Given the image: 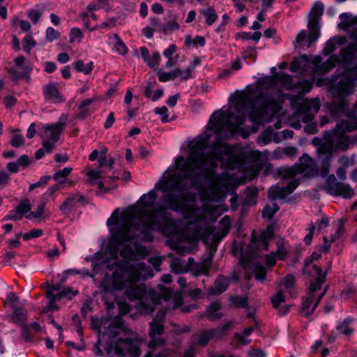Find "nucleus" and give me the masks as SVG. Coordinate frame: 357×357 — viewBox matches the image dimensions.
<instances>
[{"mask_svg":"<svg viewBox=\"0 0 357 357\" xmlns=\"http://www.w3.org/2000/svg\"><path fill=\"white\" fill-rule=\"evenodd\" d=\"M211 134L204 131L192 142L186 158L177 156L174 164L164 173L149 192L141 196L137 206L121 212L116 208L107 220L111 228H117L121 238L116 241L121 247L120 256L126 260L135 259L139 250L137 243L139 232L144 240L153 241V231L169 234L167 227L170 219L167 210L184 211L187 202L192 198L190 190L198 187L200 181L215 169L218 163L228 170L243 172L245 155L232 146L214 142L211 152H205Z\"/></svg>","mask_w":357,"mask_h":357,"instance_id":"f257e3e1","label":"nucleus"},{"mask_svg":"<svg viewBox=\"0 0 357 357\" xmlns=\"http://www.w3.org/2000/svg\"><path fill=\"white\" fill-rule=\"evenodd\" d=\"M278 83L288 90L298 92V96L291 98V105L294 106L295 100L310 92L312 84L310 80L303 79L297 83L293 82L291 75L285 73H280L277 77L266 76L258 79L257 85L248 87L234 105L227 110L214 112L206 126V130L214 132L216 142L220 139H227L236 135L244 139L250 136L248 129L241 128L247 120V112L249 121L254 127H258L272 121L276 114L282 109L284 100V93L280 90L271 91ZM227 144L226 143H225Z\"/></svg>","mask_w":357,"mask_h":357,"instance_id":"f03ea898","label":"nucleus"},{"mask_svg":"<svg viewBox=\"0 0 357 357\" xmlns=\"http://www.w3.org/2000/svg\"><path fill=\"white\" fill-rule=\"evenodd\" d=\"M234 183L235 178L228 172L215 176L211 179L208 188L202 195L203 206L192 211L185 231L176 233L169 241L172 250L185 252L189 250V248L184 245L185 242L195 243L199 240L215 248L228 234L231 225L228 215L220 220L215 232L213 223L218 217L228 211L224 201Z\"/></svg>","mask_w":357,"mask_h":357,"instance_id":"7ed1b4c3","label":"nucleus"},{"mask_svg":"<svg viewBox=\"0 0 357 357\" xmlns=\"http://www.w3.org/2000/svg\"><path fill=\"white\" fill-rule=\"evenodd\" d=\"M121 238V231L117 228L110 229V238L105 250L86 257V260L93 264L91 273L86 269L69 268L65 271L66 275L82 274L93 278L102 273L103 277L99 287L105 292L125 290V294L130 299L143 296L144 287L135 288V282L140 279L152 278L154 275L152 268L144 262L130 263L118 261L121 247L116 241Z\"/></svg>","mask_w":357,"mask_h":357,"instance_id":"20e7f679","label":"nucleus"},{"mask_svg":"<svg viewBox=\"0 0 357 357\" xmlns=\"http://www.w3.org/2000/svg\"><path fill=\"white\" fill-rule=\"evenodd\" d=\"M340 56L345 66L344 72L331 77L319 78L318 86H326L337 112H344L349 103L347 98L354 94L357 88V39L341 50Z\"/></svg>","mask_w":357,"mask_h":357,"instance_id":"39448f33","label":"nucleus"},{"mask_svg":"<svg viewBox=\"0 0 357 357\" xmlns=\"http://www.w3.org/2000/svg\"><path fill=\"white\" fill-rule=\"evenodd\" d=\"M147 278L140 279L135 282V288H138L140 286L144 287V295L142 297L130 299L126 296L131 301H137L136 308L137 312L142 314H148L153 312L155 306L159 304L165 303V311H161L154 317L153 321L150 323L149 337L150 340H160L161 343H165V340L156 335H160L164 333V322L165 320L166 312L168 310H175L181 307L183 303V296L181 292H174L170 289L165 287L162 284H158V289L160 291V294H158L152 289H146L144 284H138L140 281H144Z\"/></svg>","mask_w":357,"mask_h":357,"instance_id":"423d86ee","label":"nucleus"},{"mask_svg":"<svg viewBox=\"0 0 357 357\" xmlns=\"http://www.w3.org/2000/svg\"><path fill=\"white\" fill-rule=\"evenodd\" d=\"M91 326L98 333L96 346L98 355H102V351L98 347V345L101 344V340L107 337L111 340L115 339L114 351L117 355L139 356L142 339L125 324L121 316H116L113 318L110 317H92Z\"/></svg>","mask_w":357,"mask_h":357,"instance_id":"0eeeda50","label":"nucleus"},{"mask_svg":"<svg viewBox=\"0 0 357 357\" xmlns=\"http://www.w3.org/2000/svg\"><path fill=\"white\" fill-rule=\"evenodd\" d=\"M352 115L337 123L333 130L325 131L322 138L315 137L312 139V144L317 148L319 158H323V175L328 172L334 154L347 151L357 142V135L345 133L357 130V101Z\"/></svg>","mask_w":357,"mask_h":357,"instance_id":"6e6552de","label":"nucleus"},{"mask_svg":"<svg viewBox=\"0 0 357 357\" xmlns=\"http://www.w3.org/2000/svg\"><path fill=\"white\" fill-rule=\"evenodd\" d=\"M339 61L340 57L336 54L331 55L324 63L319 56L309 58L303 55L293 60L291 70L309 75L324 74L334 68Z\"/></svg>","mask_w":357,"mask_h":357,"instance_id":"1a4fd4ad","label":"nucleus"},{"mask_svg":"<svg viewBox=\"0 0 357 357\" xmlns=\"http://www.w3.org/2000/svg\"><path fill=\"white\" fill-rule=\"evenodd\" d=\"M320 107L321 103L319 98L302 99L298 105L294 114L306 123L304 127L306 133L315 134L318 132L317 124L313 120Z\"/></svg>","mask_w":357,"mask_h":357,"instance_id":"9d476101","label":"nucleus"},{"mask_svg":"<svg viewBox=\"0 0 357 357\" xmlns=\"http://www.w3.org/2000/svg\"><path fill=\"white\" fill-rule=\"evenodd\" d=\"M316 153H317V151ZM317 156H318L317 154ZM317 158L320 162V172L313 158L307 154L304 153L302 156L300 157L299 162L298 164L292 167L284 169L282 174L283 178L286 179V178H296L297 174H301L306 177H312L320 174L321 176H326L328 175L329 172L325 175H323L322 174L321 162L323 158L320 159L319 157H317Z\"/></svg>","mask_w":357,"mask_h":357,"instance_id":"9b49d317","label":"nucleus"},{"mask_svg":"<svg viewBox=\"0 0 357 357\" xmlns=\"http://www.w3.org/2000/svg\"><path fill=\"white\" fill-rule=\"evenodd\" d=\"M65 127L66 123L60 121L52 124H42L38 134L43 139V145L47 153L52 151Z\"/></svg>","mask_w":357,"mask_h":357,"instance_id":"f8f14e48","label":"nucleus"},{"mask_svg":"<svg viewBox=\"0 0 357 357\" xmlns=\"http://www.w3.org/2000/svg\"><path fill=\"white\" fill-rule=\"evenodd\" d=\"M321 280H317L315 282H310L309 291L302 302L301 309V313L305 317H308L314 312L319 301L326 292V288L320 294H316V291L321 288Z\"/></svg>","mask_w":357,"mask_h":357,"instance_id":"ddd939ff","label":"nucleus"},{"mask_svg":"<svg viewBox=\"0 0 357 357\" xmlns=\"http://www.w3.org/2000/svg\"><path fill=\"white\" fill-rule=\"evenodd\" d=\"M324 10V4L321 1H317L314 3L310 12V20L307 24L309 33L306 40L307 47H310L320 36L319 18L323 15Z\"/></svg>","mask_w":357,"mask_h":357,"instance_id":"4468645a","label":"nucleus"},{"mask_svg":"<svg viewBox=\"0 0 357 357\" xmlns=\"http://www.w3.org/2000/svg\"><path fill=\"white\" fill-rule=\"evenodd\" d=\"M324 190L331 195L350 199L354 195L353 188L348 184L337 182L334 174L329 175L324 185Z\"/></svg>","mask_w":357,"mask_h":357,"instance_id":"2eb2a0df","label":"nucleus"},{"mask_svg":"<svg viewBox=\"0 0 357 357\" xmlns=\"http://www.w3.org/2000/svg\"><path fill=\"white\" fill-rule=\"evenodd\" d=\"M273 236L274 227L272 225H268L266 229H263L259 233L252 231L249 248L252 250H268L269 241Z\"/></svg>","mask_w":357,"mask_h":357,"instance_id":"dca6fc26","label":"nucleus"},{"mask_svg":"<svg viewBox=\"0 0 357 357\" xmlns=\"http://www.w3.org/2000/svg\"><path fill=\"white\" fill-rule=\"evenodd\" d=\"M240 264L245 273V277L248 280L254 275L258 280L264 281L266 276V269L260 263H254L250 259L241 257Z\"/></svg>","mask_w":357,"mask_h":357,"instance_id":"f3484780","label":"nucleus"},{"mask_svg":"<svg viewBox=\"0 0 357 357\" xmlns=\"http://www.w3.org/2000/svg\"><path fill=\"white\" fill-rule=\"evenodd\" d=\"M290 181L286 186L273 185L268 191V197L271 199H282L290 195L298 185V178H289Z\"/></svg>","mask_w":357,"mask_h":357,"instance_id":"a211bd4d","label":"nucleus"},{"mask_svg":"<svg viewBox=\"0 0 357 357\" xmlns=\"http://www.w3.org/2000/svg\"><path fill=\"white\" fill-rule=\"evenodd\" d=\"M277 250L272 252L264 257V261L268 267H273L276 264L277 260H284L286 259L288 250L283 239L277 242Z\"/></svg>","mask_w":357,"mask_h":357,"instance_id":"6ab92c4d","label":"nucleus"},{"mask_svg":"<svg viewBox=\"0 0 357 357\" xmlns=\"http://www.w3.org/2000/svg\"><path fill=\"white\" fill-rule=\"evenodd\" d=\"M165 345V343H161L160 340H149L148 343L149 350L146 352L144 357H169L172 350L169 349H160Z\"/></svg>","mask_w":357,"mask_h":357,"instance_id":"aec40b11","label":"nucleus"},{"mask_svg":"<svg viewBox=\"0 0 357 357\" xmlns=\"http://www.w3.org/2000/svg\"><path fill=\"white\" fill-rule=\"evenodd\" d=\"M25 59L24 56H19L15 59V67L9 71V76L11 79L16 81L24 77L30 71V69L24 65Z\"/></svg>","mask_w":357,"mask_h":357,"instance_id":"412c9836","label":"nucleus"},{"mask_svg":"<svg viewBox=\"0 0 357 357\" xmlns=\"http://www.w3.org/2000/svg\"><path fill=\"white\" fill-rule=\"evenodd\" d=\"M72 169H73L71 167H66L63 169L56 171L53 174V179L57 182V184L61 188H64L66 186L70 187L75 185V183L72 180L66 179V177L72 172Z\"/></svg>","mask_w":357,"mask_h":357,"instance_id":"4be33fe9","label":"nucleus"},{"mask_svg":"<svg viewBox=\"0 0 357 357\" xmlns=\"http://www.w3.org/2000/svg\"><path fill=\"white\" fill-rule=\"evenodd\" d=\"M229 279L220 275L215 280L213 284L208 289V293L212 296H218L225 292L228 288Z\"/></svg>","mask_w":357,"mask_h":357,"instance_id":"5701e85b","label":"nucleus"},{"mask_svg":"<svg viewBox=\"0 0 357 357\" xmlns=\"http://www.w3.org/2000/svg\"><path fill=\"white\" fill-rule=\"evenodd\" d=\"M84 199V197L79 192L72 194L60 206V210L63 213L68 214L76 206L77 203L82 202Z\"/></svg>","mask_w":357,"mask_h":357,"instance_id":"b1692460","label":"nucleus"},{"mask_svg":"<svg viewBox=\"0 0 357 357\" xmlns=\"http://www.w3.org/2000/svg\"><path fill=\"white\" fill-rule=\"evenodd\" d=\"M43 94L46 100L52 102H63L64 98L60 94L56 84L50 83L45 86Z\"/></svg>","mask_w":357,"mask_h":357,"instance_id":"393cba45","label":"nucleus"},{"mask_svg":"<svg viewBox=\"0 0 357 357\" xmlns=\"http://www.w3.org/2000/svg\"><path fill=\"white\" fill-rule=\"evenodd\" d=\"M354 321V319L353 318L348 317L342 321L337 322L336 325V329L340 334L349 337L353 334L354 331L353 327Z\"/></svg>","mask_w":357,"mask_h":357,"instance_id":"a878e982","label":"nucleus"},{"mask_svg":"<svg viewBox=\"0 0 357 357\" xmlns=\"http://www.w3.org/2000/svg\"><path fill=\"white\" fill-rule=\"evenodd\" d=\"M298 149L295 146L278 148L273 152V158L276 160L284 158H294L296 157Z\"/></svg>","mask_w":357,"mask_h":357,"instance_id":"bb28decb","label":"nucleus"},{"mask_svg":"<svg viewBox=\"0 0 357 357\" xmlns=\"http://www.w3.org/2000/svg\"><path fill=\"white\" fill-rule=\"evenodd\" d=\"M213 259L212 255H209L206 259L200 263L195 264L192 267V271L195 275H208L211 261Z\"/></svg>","mask_w":357,"mask_h":357,"instance_id":"cd10ccee","label":"nucleus"},{"mask_svg":"<svg viewBox=\"0 0 357 357\" xmlns=\"http://www.w3.org/2000/svg\"><path fill=\"white\" fill-rule=\"evenodd\" d=\"M258 328V322L255 321V324L243 329L242 333H236L235 340L238 344L247 345L250 343L251 339L248 338V336Z\"/></svg>","mask_w":357,"mask_h":357,"instance_id":"c85d7f7f","label":"nucleus"},{"mask_svg":"<svg viewBox=\"0 0 357 357\" xmlns=\"http://www.w3.org/2000/svg\"><path fill=\"white\" fill-rule=\"evenodd\" d=\"M220 308L221 305L219 302H213L208 306L203 316L206 317L211 321L219 319L222 317Z\"/></svg>","mask_w":357,"mask_h":357,"instance_id":"c756f323","label":"nucleus"},{"mask_svg":"<svg viewBox=\"0 0 357 357\" xmlns=\"http://www.w3.org/2000/svg\"><path fill=\"white\" fill-rule=\"evenodd\" d=\"M87 182L93 185H97L100 190L104 189L101 172L99 170L92 169L87 172Z\"/></svg>","mask_w":357,"mask_h":357,"instance_id":"7c9ffc66","label":"nucleus"},{"mask_svg":"<svg viewBox=\"0 0 357 357\" xmlns=\"http://www.w3.org/2000/svg\"><path fill=\"white\" fill-rule=\"evenodd\" d=\"M271 141H274L275 143H279L281 141V139L277 138L271 129H266L264 132H261L260 136L258 137L257 142L261 146H264L271 143Z\"/></svg>","mask_w":357,"mask_h":357,"instance_id":"2f4dec72","label":"nucleus"},{"mask_svg":"<svg viewBox=\"0 0 357 357\" xmlns=\"http://www.w3.org/2000/svg\"><path fill=\"white\" fill-rule=\"evenodd\" d=\"M343 232H344L343 223L340 222L337 229L335 231L334 234H332L330 236L329 239H328L326 237L324 238V243L322 245V250L325 252H328L331 248V243L333 242H334L335 241H336L337 238H339L343 234Z\"/></svg>","mask_w":357,"mask_h":357,"instance_id":"473e14b6","label":"nucleus"},{"mask_svg":"<svg viewBox=\"0 0 357 357\" xmlns=\"http://www.w3.org/2000/svg\"><path fill=\"white\" fill-rule=\"evenodd\" d=\"M50 289H59L58 291H55L56 295L59 296V299L64 296H68L69 298H72L76 296L77 291H73L71 287H62L61 284L52 285L49 287Z\"/></svg>","mask_w":357,"mask_h":357,"instance_id":"72a5a7b5","label":"nucleus"},{"mask_svg":"<svg viewBox=\"0 0 357 357\" xmlns=\"http://www.w3.org/2000/svg\"><path fill=\"white\" fill-rule=\"evenodd\" d=\"M343 43V38L341 37H333L331 38L325 43V46L322 50L324 55H329L336 49L337 45H340Z\"/></svg>","mask_w":357,"mask_h":357,"instance_id":"f704fd0d","label":"nucleus"},{"mask_svg":"<svg viewBox=\"0 0 357 357\" xmlns=\"http://www.w3.org/2000/svg\"><path fill=\"white\" fill-rule=\"evenodd\" d=\"M218 332V330H206L202 331L199 335L197 337V342L199 345L204 347L206 346L209 340L212 337H217L216 333Z\"/></svg>","mask_w":357,"mask_h":357,"instance_id":"c9c22d12","label":"nucleus"},{"mask_svg":"<svg viewBox=\"0 0 357 357\" xmlns=\"http://www.w3.org/2000/svg\"><path fill=\"white\" fill-rule=\"evenodd\" d=\"M245 197L244 199L243 204L253 205L256 203V198L257 196L258 190L256 187H248L245 190Z\"/></svg>","mask_w":357,"mask_h":357,"instance_id":"e433bc0d","label":"nucleus"},{"mask_svg":"<svg viewBox=\"0 0 357 357\" xmlns=\"http://www.w3.org/2000/svg\"><path fill=\"white\" fill-rule=\"evenodd\" d=\"M12 309L13 310L11 315L12 321L20 324L24 322L26 319V311L24 308L15 307Z\"/></svg>","mask_w":357,"mask_h":357,"instance_id":"4c0bfd02","label":"nucleus"},{"mask_svg":"<svg viewBox=\"0 0 357 357\" xmlns=\"http://www.w3.org/2000/svg\"><path fill=\"white\" fill-rule=\"evenodd\" d=\"M206 43V40L203 36H196L194 39L190 35L185 36V45L186 47H190L192 44L194 47H204Z\"/></svg>","mask_w":357,"mask_h":357,"instance_id":"58836bf2","label":"nucleus"},{"mask_svg":"<svg viewBox=\"0 0 357 357\" xmlns=\"http://www.w3.org/2000/svg\"><path fill=\"white\" fill-rule=\"evenodd\" d=\"M73 67L77 72L88 75L93 68V63L91 61L85 65L82 60H77L73 63Z\"/></svg>","mask_w":357,"mask_h":357,"instance_id":"ea45409f","label":"nucleus"},{"mask_svg":"<svg viewBox=\"0 0 357 357\" xmlns=\"http://www.w3.org/2000/svg\"><path fill=\"white\" fill-rule=\"evenodd\" d=\"M114 40V49L119 54L125 55L128 52V48L120 37L116 34L112 36Z\"/></svg>","mask_w":357,"mask_h":357,"instance_id":"a19ab883","label":"nucleus"},{"mask_svg":"<svg viewBox=\"0 0 357 357\" xmlns=\"http://www.w3.org/2000/svg\"><path fill=\"white\" fill-rule=\"evenodd\" d=\"M200 13L205 17L206 23L208 26H211L217 20L218 17L215 10L212 8L202 10Z\"/></svg>","mask_w":357,"mask_h":357,"instance_id":"79ce46f5","label":"nucleus"},{"mask_svg":"<svg viewBox=\"0 0 357 357\" xmlns=\"http://www.w3.org/2000/svg\"><path fill=\"white\" fill-rule=\"evenodd\" d=\"M278 210L279 206L275 202L272 203L271 205H266L264 206L262 211V217L264 218L271 219Z\"/></svg>","mask_w":357,"mask_h":357,"instance_id":"37998d69","label":"nucleus"},{"mask_svg":"<svg viewBox=\"0 0 357 357\" xmlns=\"http://www.w3.org/2000/svg\"><path fill=\"white\" fill-rule=\"evenodd\" d=\"M59 289H47V297L49 298L48 309L50 310H54L56 309V301L60 300L59 296L56 295L55 291H58Z\"/></svg>","mask_w":357,"mask_h":357,"instance_id":"c03bdc74","label":"nucleus"},{"mask_svg":"<svg viewBox=\"0 0 357 357\" xmlns=\"http://www.w3.org/2000/svg\"><path fill=\"white\" fill-rule=\"evenodd\" d=\"M96 100V98H90L84 100L79 105L80 114L86 116L89 114V107Z\"/></svg>","mask_w":357,"mask_h":357,"instance_id":"a18cd8bd","label":"nucleus"},{"mask_svg":"<svg viewBox=\"0 0 357 357\" xmlns=\"http://www.w3.org/2000/svg\"><path fill=\"white\" fill-rule=\"evenodd\" d=\"M172 271L176 273H186L188 268L185 264L181 262L178 259H175L171 263Z\"/></svg>","mask_w":357,"mask_h":357,"instance_id":"49530a36","label":"nucleus"},{"mask_svg":"<svg viewBox=\"0 0 357 357\" xmlns=\"http://www.w3.org/2000/svg\"><path fill=\"white\" fill-rule=\"evenodd\" d=\"M45 205H46V201L41 202L40 204L38 205L36 211L31 212L26 216V218L30 220H31V219L36 220V219L40 218L44 213Z\"/></svg>","mask_w":357,"mask_h":357,"instance_id":"de8ad7c7","label":"nucleus"},{"mask_svg":"<svg viewBox=\"0 0 357 357\" xmlns=\"http://www.w3.org/2000/svg\"><path fill=\"white\" fill-rule=\"evenodd\" d=\"M284 296L282 290L278 291V292L272 296L271 303L274 307L278 308L280 307L281 303H284Z\"/></svg>","mask_w":357,"mask_h":357,"instance_id":"09e8293b","label":"nucleus"},{"mask_svg":"<svg viewBox=\"0 0 357 357\" xmlns=\"http://www.w3.org/2000/svg\"><path fill=\"white\" fill-rule=\"evenodd\" d=\"M15 209L17 211L18 213L23 217L24 214L31 211V208L29 200L24 199L15 207Z\"/></svg>","mask_w":357,"mask_h":357,"instance_id":"8fccbe9b","label":"nucleus"},{"mask_svg":"<svg viewBox=\"0 0 357 357\" xmlns=\"http://www.w3.org/2000/svg\"><path fill=\"white\" fill-rule=\"evenodd\" d=\"M231 303L237 307L246 308L248 307V298L246 296H236L231 298Z\"/></svg>","mask_w":357,"mask_h":357,"instance_id":"3c124183","label":"nucleus"},{"mask_svg":"<svg viewBox=\"0 0 357 357\" xmlns=\"http://www.w3.org/2000/svg\"><path fill=\"white\" fill-rule=\"evenodd\" d=\"M43 234V231L41 229H33L30 231L23 234V239L26 241L32 238H38Z\"/></svg>","mask_w":357,"mask_h":357,"instance_id":"603ef678","label":"nucleus"},{"mask_svg":"<svg viewBox=\"0 0 357 357\" xmlns=\"http://www.w3.org/2000/svg\"><path fill=\"white\" fill-rule=\"evenodd\" d=\"M176 77H180L181 80H187L192 77V68L188 67L185 70L175 69Z\"/></svg>","mask_w":357,"mask_h":357,"instance_id":"864d4df0","label":"nucleus"},{"mask_svg":"<svg viewBox=\"0 0 357 357\" xmlns=\"http://www.w3.org/2000/svg\"><path fill=\"white\" fill-rule=\"evenodd\" d=\"M70 43H75V41L80 42L83 37L82 31L79 28H73L70 31Z\"/></svg>","mask_w":357,"mask_h":357,"instance_id":"5fc2aeb1","label":"nucleus"},{"mask_svg":"<svg viewBox=\"0 0 357 357\" xmlns=\"http://www.w3.org/2000/svg\"><path fill=\"white\" fill-rule=\"evenodd\" d=\"M154 111L156 114L160 116L161 121L163 123L169 122V112L167 107L162 106L161 107H156Z\"/></svg>","mask_w":357,"mask_h":357,"instance_id":"6e6d98bb","label":"nucleus"},{"mask_svg":"<svg viewBox=\"0 0 357 357\" xmlns=\"http://www.w3.org/2000/svg\"><path fill=\"white\" fill-rule=\"evenodd\" d=\"M176 78V70H174L171 72H159L158 79L160 82H167L169 80H174Z\"/></svg>","mask_w":357,"mask_h":357,"instance_id":"4d7b16f0","label":"nucleus"},{"mask_svg":"<svg viewBox=\"0 0 357 357\" xmlns=\"http://www.w3.org/2000/svg\"><path fill=\"white\" fill-rule=\"evenodd\" d=\"M36 45V42L34 41L33 37L31 35H26L23 40V47L24 50L26 52H29L31 49Z\"/></svg>","mask_w":357,"mask_h":357,"instance_id":"13d9d810","label":"nucleus"},{"mask_svg":"<svg viewBox=\"0 0 357 357\" xmlns=\"http://www.w3.org/2000/svg\"><path fill=\"white\" fill-rule=\"evenodd\" d=\"M295 277L294 275L289 274L287 275L280 283V286H283L286 289L291 288L295 283Z\"/></svg>","mask_w":357,"mask_h":357,"instance_id":"bf43d9fd","label":"nucleus"},{"mask_svg":"<svg viewBox=\"0 0 357 357\" xmlns=\"http://www.w3.org/2000/svg\"><path fill=\"white\" fill-rule=\"evenodd\" d=\"M160 61V55L158 52H154L151 56H149L148 61L146 63L151 67L156 66Z\"/></svg>","mask_w":357,"mask_h":357,"instance_id":"052dcab7","label":"nucleus"},{"mask_svg":"<svg viewBox=\"0 0 357 357\" xmlns=\"http://www.w3.org/2000/svg\"><path fill=\"white\" fill-rule=\"evenodd\" d=\"M59 37V33L52 27H48L46 30V38L48 41L52 42L56 40Z\"/></svg>","mask_w":357,"mask_h":357,"instance_id":"680f3d73","label":"nucleus"},{"mask_svg":"<svg viewBox=\"0 0 357 357\" xmlns=\"http://www.w3.org/2000/svg\"><path fill=\"white\" fill-rule=\"evenodd\" d=\"M33 335L31 332V329L28 326V325L22 324V337L25 340L26 342L31 341L32 339Z\"/></svg>","mask_w":357,"mask_h":357,"instance_id":"e2e57ef3","label":"nucleus"},{"mask_svg":"<svg viewBox=\"0 0 357 357\" xmlns=\"http://www.w3.org/2000/svg\"><path fill=\"white\" fill-rule=\"evenodd\" d=\"M233 324V321H227L221 327L216 328L215 330H218V332L216 333V336L218 337L219 335H225L227 330H229L232 326Z\"/></svg>","mask_w":357,"mask_h":357,"instance_id":"0e129e2a","label":"nucleus"},{"mask_svg":"<svg viewBox=\"0 0 357 357\" xmlns=\"http://www.w3.org/2000/svg\"><path fill=\"white\" fill-rule=\"evenodd\" d=\"M24 142V137L22 135H13L10 139V144L14 147H19Z\"/></svg>","mask_w":357,"mask_h":357,"instance_id":"69168bd1","label":"nucleus"},{"mask_svg":"<svg viewBox=\"0 0 357 357\" xmlns=\"http://www.w3.org/2000/svg\"><path fill=\"white\" fill-rule=\"evenodd\" d=\"M22 218V216L20 215L17 211L15 208L10 211L5 217L3 220H19Z\"/></svg>","mask_w":357,"mask_h":357,"instance_id":"338daca9","label":"nucleus"},{"mask_svg":"<svg viewBox=\"0 0 357 357\" xmlns=\"http://www.w3.org/2000/svg\"><path fill=\"white\" fill-rule=\"evenodd\" d=\"M41 17V13L37 10H32L29 12L28 17L33 24H36Z\"/></svg>","mask_w":357,"mask_h":357,"instance_id":"774afa93","label":"nucleus"}]
</instances>
